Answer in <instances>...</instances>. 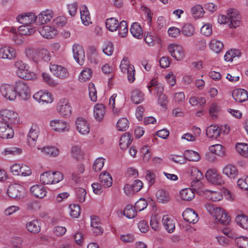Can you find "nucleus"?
Returning <instances> with one entry per match:
<instances>
[{"instance_id":"nucleus-1","label":"nucleus","mask_w":248,"mask_h":248,"mask_svg":"<svg viewBox=\"0 0 248 248\" xmlns=\"http://www.w3.org/2000/svg\"><path fill=\"white\" fill-rule=\"evenodd\" d=\"M16 73L18 77L26 80H31L36 78L35 74L29 70L28 64L21 61H17L15 63Z\"/></svg>"},{"instance_id":"nucleus-2","label":"nucleus","mask_w":248,"mask_h":248,"mask_svg":"<svg viewBox=\"0 0 248 248\" xmlns=\"http://www.w3.org/2000/svg\"><path fill=\"white\" fill-rule=\"evenodd\" d=\"M120 68L122 73L127 74L128 82L130 83H133L136 79L135 69L127 58L124 57L120 65Z\"/></svg>"},{"instance_id":"nucleus-3","label":"nucleus","mask_w":248,"mask_h":248,"mask_svg":"<svg viewBox=\"0 0 248 248\" xmlns=\"http://www.w3.org/2000/svg\"><path fill=\"white\" fill-rule=\"evenodd\" d=\"M168 50L170 55L175 60L181 61L185 57V53L183 46L179 44L171 43L168 45Z\"/></svg>"},{"instance_id":"nucleus-4","label":"nucleus","mask_w":248,"mask_h":248,"mask_svg":"<svg viewBox=\"0 0 248 248\" xmlns=\"http://www.w3.org/2000/svg\"><path fill=\"white\" fill-rule=\"evenodd\" d=\"M0 115L4 122L17 124L19 122V117L17 113L12 109H1Z\"/></svg>"},{"instance_id":"nucleus-5","label":"nucleus","mask_w":248,"mask_h":248,"mask_svg":"<svg viewBox=\"0 0 248 248\" xmlns=\"http://www.w3.org/2000/svg\"><path fill=\"white\" fill-rule=\"evenodd\" d=\"M54 14L50 9H46L41 11L36 15L37 25H42L49 23L54 17Z\"/></svg>"},{"instance_id":"nucleus-6","label":"nucleus","mask_w":248,"mask_h":248,"mask_svg":"<svg viewBox=\"0 0 248 248\" xmlns=\"http://www.w3.org/2000/svg\"><path fill=\"white\" fill-rule=\"evenodd\" d=\"M49 69L55 77L60 79H63L66 78L69 76L67 69L61 65L50 63Z\"/></svg>"},{"instance_id":"nucleus-7","label":"nucleus","mask_w":248,"mask_h":248,"mask_svg":"<svg viewBox=\"0 0 248 248\" xmlns=\"http://www.w3.org/2000/svg\"><path fill=\"white\" fill-rule=\"evenodd\" d=\"M8 196L12 199H20L24 196V188L21 185L14 184L11 185L7 189Z\"/></svg>"},{"instance_id":"nucleus-8","label":"nucleus","mask_w":248,"mask_h":248,"mask_svg":"<svg viewBox=\"0 0 248 248\" xmlns=\"http://www.w3.org/2000/svg\"><path fill=\"white\" fill-rule=\"evenodd\" d=\"M16 20L22 24L31 25L34 23L37 25L36 15L33 12L21 14L16 17Z\"/></svg>"},{"instance_id":"nucleus-9","label":"nucleus","mask_w":248,"mask_h":248,"mask_svg":"<svg viewBox=\"0 0 248 248\" xmlns=\"http://www.w3.org/2000/svg\"><path fill=\"white\" fill-rule=\"evenodd\" d=\"M205 176L207 181L213 184L221 185L224 183L222 176L215 169L208 170Z\"/></svg>"},{"instance_id":"nucleus-10","label":"nucleus","mask_w":248,"mask_h":248,"mask_svg":"<svg viewBox=\"0 0 248 248\" xmlns=\"http://www.w3.org/2000/svg\"><path fill=\"white\" fill-rule=\"evenodd\" d=\"M15 91L23 99H26L30 96V90L27 84L23 81H17L14 87Z\"/></svg>"},{"instance_id":"nucleus-11","label":"nucleus","mask_w":248,"mask_h":248,"mask_svg":"<svg viewBox=\"0 0 248 248\" xmlns=\"http://www.w3.org/2000/svg\"><path fill=\"white\" fill-rule=\"evenodd\" d=\"M147 87L151 94H154L157 97L163 94L164 86L162 84L158 83L155 78L152 79Z\"/></svg>"},{"instance_id":"nucleus-12","label":"nucleus","mask_w":248,"mask_h":248,"mask_svg":"<svg viewBox=\"0 0 248 248\" xmlns=\"http://www.w3.org/2000/svg\"><path fill=\"white\" fill-rule=\"evenodd\" d=\"M0 91L4 97L9 100H14L16 97L14 87L10 84H3L1 85L0 87Z\"/></svg>"},{"instance_id":"nucleus-13","label":"nucleus","mask_w":248,"mask_h":248,"mask_svg":"<svg viewBox=\"0 0 248 248\" xmlns=\"http://www.w3.org/2000/svg\"><path fill=\"white\" fill-rule=\"evenodd\" d=\"M72 52L75 60L80 65L83 64L85 59L84 50L81 46L74 44L72 46Z\"/></svg>"},{"instance_id":"nucleus-14","label":"nucleus","mask_w":248,"mask_h":248,"mask_svg":"<svg viewBox=\"0 0 248 248\" xmlns=\"http://www.w3.org/2000/svg\"><path fill=\"white\" fill-rule=\"evenodd\" d=\"M33 97L42 104L50 103L53 101L51 94L47 91H39L33 95Z\"/></svg>"},{"instance_id":"nucleus-15","label":"nucleus","mask_w":248,"mask_h":248,"mask_svg":"<svg viewBox=\"0 0 248 248\" xmlns=\"http://www.w3.org/2000/svg\"><path fill=\"white\" fill-rule=\"evenodd\" d=\"M41 36L46 39H51L56 36L57 31L52 26L45 25L40 27L37 29Z\"/></svg>"},{"instance_id":"nucleus-16","label":"nucleus","mask_w":248,"mask_h":248,"mask_svg":"<svg viewBox=\"0 0 248 248\" xmlns=\"http://www.w3.org/2000/svg\"><path fill=\"white\" fill-rule=\"evenodd\" d=\"M227 14L229 16V26L230 28H235L240 24V16L237 10L229 9Z\"/></svg>"},{"instance_id":"nucleus-17","label":"nucleus","mask_w":248,"mask_h":248,"mask_svg":"<svg viewBox=\"0 0 248 248\" xmlns=\"http://www.w3.org/2000/svg\"><path fill=\"white\" fill-rule=\"evenodd\" d=\"M16 56L15 49L9 46L4 45L0 48V58L12 60Z\"/></svg>"},{"instance_id":"nucleus-18","label":"nucleus","mask_w":248,"mask_h":248,"mask_svg":"<svg viewBox=\"0 0 248 248\" xmlns=\"http://www.w3.org/2000/svg\"><path fill=\"white\" fill-rule=\"evenodd\" d=\"M14 136V130L8 123L0 121V137L2 139H11Z\"/></svg>"},{"instance_id":"nucleus-19","label":"nucleus","mask_w":248,"mask_h":248,"mask_svg":"<svg viewBox=\"0 0 248 248\" xmlns=\"http://www.w3.org/2000/svg\"><path fill=\"white\" fill-rule=\"evenodd\" d=\"M51 55L49 51L45 48H38L37 52H35L31 58L35 62H38L40 59L43 60L45 62H49L51 59Z\"/></svg>"},{"instance_id":"nucleus-20","label":"nucleus","mask_w":248,"mask_h":248,"mask_svg":"<svg viewBox=\"0 0 248 248\" xmlns=\"http://www.w3.org/2000/svg\"><path fill=\"white\" fill-rule=\"evenodd\" d=\"M201 195L205 197L207 200H210L213 202H217L220 201L223 199V196L219 191H214L205 189L200 191Z\"/></svg>"},{"instance_id":"nucleus-21","label":"nucleus","mask_w":248,"mask_h":248,"mask_svg":"<svg viewBox=\"0 0 248 248\" xmlns=\"http://www.w3.org/2000/svg\"><path fill=\"white\" fill-rule=\"evenodd\" d=\"M77 130L81 134L85 135L89 133L90 127L87 121L82 117H78L76 121Z\"/></svg>"},{"instance_id":"nucleus-22","label":"nucleus","mask_w":248,"mask_h":248,"mask_svg":"<svg viewBox=\"0 0 248 248\" xmlns=\"http://www.w3.org/2000/svg\"><path fill=\"white\" fill-rule=\"evenodd\" d=\"M184 219L189 223L195 224L199 220V217L197 213L190 208H187L182 214Z\"/></svg>"},{"instance_id":"nucleus-23","label":"nucleus","mask_w":248,"mask_h":248,"mask_svg":"<svg viewBox=\"0 0 248 248\" xmlns=\"http://www.w3.org/2000/svg\"><path fill=\"white\" fill-rule=\"evenodd\" d=\"M232 96L233 99L238 102H243L248 99V93L244 89H234L232 92Z\"/></svg>"},{"instance_id":"nucleus-24","label":"nucleus","mask_w":248,"mask_h":248,"mask_svg":"<svg viewBox=\"0 0 248 248\" xmlns=\"http://www.w3.org/2000/svg\"><path fill=\"white\" fill-rule=\"evenodd\" d=\"M50 126L52 128L58 132H64L68 131L69 124L65 122L59 121H52L50 122Z\"/></svg>"},{"instance_id":"nucleus-25","label":"nucleus","mask_w":248,"mask_h":248,"mask_svg":"<svg viewBox=\"0 0 248 248\" xmlns=\"http://www.w3.org/2000/svg\"><path fill=\"white\" fill-rule=\"evenodd\" d=\"M191 176L192 180L191 186L195 190L197 185L200 184V181L203 178V175L198 169L193 168L191 170Z\"/></svg>"},{"instance_id":"nucleus-26","label":"nucleus","mask_w":248,"mask_h":248,"mask_svg":"<svg viewBox=\"0 0 248 248\" xmlns=\"http://www.w3.org/2000/svg\"><path fill=\"white\" fill-rule=\"evenodd\" d=\"M80 18L83 24L88 26L92 23L91 16L87 7L85 5L80 7Z\"/></svg>"},{"instance_id":"nucleus-27","label":"nucleus","mask_w":248,"mask_h":248,"mask_svg":"<svg viewBox=\"0 0 248 248\" xmlns=\"http://www.w3.org/2000/svg\"><path fill=\"white\" fill-rule=\"evenodd\" d=\"M223 173L231 179H234L238 174V170L234 165L229 164L223 168Z\"/></svg>"},{"instance_id":"nucleus-28","label":"nucleus","mask_w":248,"mask_h":248,"mask_svg":"<svg viewBox=\"0 0 248 248\" xmlns=\"http://www.w3.org/2000/svg\"><path fill=\"white\" fill-rule=\"evenodd\" d=\"M133 138L129 132H125L123 134L120 140L119 145L121 149H126L132 143Z\"/></svg>"},{"instance_id":"nucleus-29","label":"nucleus","mask_w":248,"mask_h":248,"mask_svg":"<svg viewBox=\"0 0 248 248\" xmlns=\"http://www.w3.org/2000/svg\"><path fill=\"white\" fill-rule=\"evenodd\" d=\"M99 179L102 186L105 188L111 186L112 184V178L107 171H104L100 174Z\"/></svg>"},{"instance_id":"nucleus-30","label":"nucleus","mask_w":248,"mask_h":248,"mask_svg":"<svg viewBox=\"0 0 248 248\" xmlns=\"http://www.w3.org/2000/svg\"><path fill=\"white\" fill-rule=\"evenodd\" d=\"M31 192L35 197L40 199L43 198L46 196V191L44 187L40 185H34L31 187Z\"/></svg>"},{"instance_id":"nucleus-31","label":"nucleus","mask_w":248,"mask_h":248,"mask_svg":"<svg viewBox=\"0 0 248 248\" xmlns=\"http://www.w3.org/2000/svg\"><path fill=\"white\" fill-rule=\"evenodd\" d=\"M132 35L136 38L140 39L143 35V30L140 24L137 22L133 23L130 29Z\"/></svg>"},{"instance_id":"nucleus-32","label":"nucleus","mask_w":248,"mask_h":248,"mask_svg":"<svg viewBox=\"0 0 248 248\" xmlns=\"http://www.w3.org/2000/svg\"><path fill=\"white\" fill-rule=\"evenodd\" d=\"M191 13L192 16L195 19H199L202 17L205 13L203 7L200 4H197L191 8Z\"/></svg>"},{"instance_id":"nucleus-33","label":"nucleus","mask_w":248,"mask_h":248,"mask_svg":"<svg viewBox=\"0 0 248 248\" xmlns=\"http://www.w3.org/2000/svg\"><path fill=\"white\" fill-rule=\"evenodd\" d=\"M220 130L216 125H211L206 128V134L211 139H217L220 135Z\"/></svg>"},{"instance_id":"nucleus-34","label":"nucleus","mask_w":248,"mask_h":248,"mask_svg":"<svg viewBox=\"0 0 248 248\" xmlns=\"http://www.w3.org/2000/svg\"><path fill=\"white\" fill-rule=\"evenodd\" d=\"M38 149H40L42 152L51 157H56L60 153L59 149L53 146H48Z\"/></svg>"},{"instance_id":"nucleus-35","label":"nucleus","mask_w":248,"mask_h":248,"mask_svg":"<svg viewBox=\"0 0 248 248\" xmlns=\"http://www.w3.org/2000/svg\"><path fill=\"white\" fill-rule=\"evenodd\" d=\"M26 228L29 232L33 233H38L41 230L38 220H33L28 222L26 224Z\"/></svg>"},{"instance_id":"nucleus-36","label":"nucleus","mask_w":248,"mask_h":248,"mask_svg":"<svg viewBox=\"0 0 248 248\" xmlns=\"http://www.w3.org/2000/svg\"><path fill=\"white\" fill-rule=\"evenodd\" d=\"M223 43L218 40L213 39L211 40L210 44V48L216 53H219L223 48Z\"/></svg>"},{"instance_id":"nucleus-37","label":"nucleus","mask_w":248,"mask_h":248,"mask_svg":"<svg viewBox=\"0 0 248 248\" xmlns=\"http://www.w3.org/2000/svg\"><path fill=\"white\" fill-rule=\"evenodd\" d=\"M162 221L165 229L169 233L173 232L175 229V225L172 220L168 217V216L165 215L163 217Z\"/></svg>"},{"instance_id":"nucleus-38","label":"nucleus","mask_w":248,"mask_h":248,"mask_svg":"<svg viewBox=\"0 0 248 248\" xmlns=\"http://www.w3.org/2000/svg\"><path fill=\"white\" fill-rule=\"evenodd\" d=\"M19 34L23 35H30L36 31V28L31 25H25L21 26L18 28Z\"/></svg>"},{"instance_id":"nucleus-39","label":"nucleus","mask_w":248,"mask_h":248,"mask_svg":"<svg viewBox=\"0 0 248 248\" xmlns=\"http://www.w3.org/2000/svg\"><path fill=\"white\" fill-rule=\"evenodd\" d=\"M131 100L136 104H140L144 100V94L139 90H134L132 92Z\"/></svg>"},{"instance_id":"nucleus-40","label":"nucleus","mask_w":248,"mask_h":248,"mask_svg":"<svg viewBox=\"0 0 248 248\" xmlns=\"http://www.w3.org/2000/svg\"><path fill=\"white\" fill-rule=\"evenodd\" d=\"M180 195L182 200L189 201L195 197V194L191 188H185L180 192Z\"/></svg>"},{"instance_id":"nucleus-41","label":"nucleus","mask_w":248,"mask_h":248,"mask_svg":"<svg viewBox=\"0 0 248 248\" xmlns=\"http://www.w3.org/2000/svg\"><path fill=\"white\" fill-rule=\"evenodd\" d=\"M53 173L51 171H46L43 173L40 176V182L44 185L53 184Z\"/></svg>"},{"instance_id":"nucleus-42","label":"nucleus","mask_w":248,"mask_h":248,"mask_svg":"<svg viewBox=\"0 0 248 248\" xmlns=\"http://www.w3.org/2000/svg\"><path fill=\"white\" fill-rule=\"evenodd\" d=\"M156 196L157 201L163 203L168 202L170 199L169 194L163 189L158 190Z\"/></svg>"},{"instance_id":"nucleus-43","label":"nucleus","mask_w":248,"mask_h":248,"mask_svg":"<svg viewBox=\"0 0 248 248\" xmlns=\"http://www.w3.org/2000/svg\"><path fill=\"white\" fill-rule=\"evenodd\" d=\"M184 155L185 158L189 161H198L200 159V155L192 150H186Z\"/></svg>"},{"instance_id":"nucleus-44","label":"nucleus","mask_w":248,"mask_h":248,"mask_svg":"<svg viewBox=\"0 0 248 248\" xmlns=\"http://www.w3.org/2000/svg\"><path fill=\"white\" fill-rule=\"evenodd\" d=\"M38 131L33 130L32 128L30 129L27 137V142L30 146H34L36 141L38 138Z\"/></svg>"},{"instance_id":"nucleus-45","label":"nucleus","mask_w":248,"mask_h":248,"mask_svg":"<svg viewBox=\"0 0 248 248\" xmlns=\"http://www.w3.org/2000/svg\"><path fill=\"white\" fill-rule=\"evenodd\" d=\"M236 222L242 228L248 230V217L243 214L238 215L235 218Z\"/></svg>"},{"instance_id":"nucleus-46","label":"nucleus","mask_w":248,"mask_h":248,"mask_svg":"<svg viewBox=\"0 0 248 248\" xmlns=\"http://www.w3.org/2000/svg\"><path fill=\"white\" fill-rule=\"evenodd\" d=\"M181 31L183 35L190 37L194 35L195 29L191 24L186 23L183 26Z\"/></svg>"},{"instance_id":"nucleus-47","label":"nucleus","mask_w":248,"mask_h":248,"mask_svg":"<svg viewBox=\"0 0 248 248\" xmlns=\"http://www.w3.org/2000/svg\"><path fill=\"white\" fill-rule=\"evenodd\" d=\"M118 21L114 18H108L106 20V28L111 31H114L118 28Z\"/></svg>"},{"instance_id":"nucleus-48","label":"nucleus","mask_w":248,"mask_h":248,"mask_svg":"<svg viewBox=\"0 0 248 248\" xmlns=\"http://www.w3.org/2000/svg\"><path fill=\"white\" fill-rule=\"evenodd\" d=\"M236 150L238 154L245 157H248V144L237 143L235 145Z\"/></svg>"},{"instance_id":"nucleus-49","label":"nucleus","mask_w":248,"mask_h":248,"mask_svg":"<svg viewBox=\"0 0 248 248\" xmlns=\"http://www.w3.org/2000/svg\"><path fill=\"white\" fill-rule=\"evenodd\" d=\"M92 70L90 68H84L79 75V80L80 82H84L89 80L92 76Z\"/></svg>"},{"instance_id":"nucleus-50","label":"nucleus","mask_w":248,"mask_h":248,"mask_svg":"<svg viewBox=\"0 0 248 248\" xmlns=\"http://www.w3.org/2000/svg\"><path fill=\"white\" fill-rule=\"evenodd\" d=\"M210 151L220 156L225 155V148L220 144H216L209 147Z\"/></svg>"},{"instance_id":"nucleus-51","label":"nucleus","mask_w":248,"mask_h":248,"mask_svg":"<svg viewBox=\"0 0 248 248\" xmlns=\"http://www.w3.org/2000/svg\"><path fill=\"white\" fill-rule=\"evenodd\" d=\"M129 127V122L126 118H122L119 119L116 124V128L118 131H125Z\"/></svg>"},{"instance_id":"nucleus-52","label":"nucleus","mask_w":248,"mask_h":248,"mask_svg":"<svg viewBox=\"0 0 248 248\" xmlns=\"http://www.w3.org/2000/svg\"><path fill=\"white\" fill-rule=\"evenodd\" d=\"M240 53L237 49H231L227 51L224 55V60L226 62H232L235 57H239Z\"/></svg>"},{"instance_id":"nucleus-53","label":"nucleus","mask_w":248,"mask_h":248,"mask_svg":"<svg viewBox=\"0 0 248 248\" xmlns=\"http://www.w3.org/2000/svg\"><path fill=\"white\" fill-rule=\"evenodd\" d=\"M137 211L132 205H127L124 211V215L128 218H133L137 215Z\"/></svg>"},{"instance_id":"nucleus-54","label":"nucleus","mask_w":248,"mask_h":248,"mask_svg":"<svg viewBox=\"0 0 248 248\" xmlns=\"http://www.w3.org/2000/svg\"><path fill=\"white\" fill-rule=\"evenodd\" d=\"M71 154L72 157L76 159L79 160L83 158L84 154L80 147L73 146L71 148Z\"/></svg>"},{"instance_id":"nucleus-55","label":"nucleus","mask_w":248,"mask_h":248,"mask_svg":"<svg viewBox=\"0 0 248 248\" xmlns=\"http://www.w3.org/2000/svg\"><path fill=\"white\" fill-rule=\"evenodd\" d=\"M117 29L118 30L119 36L121 37H125L127 34L128 31L126 22L124 20L122 21L119 24Z\"/></svg>"},{"instance_id":"nucleus-56","label":"nucleus","mask_w":248,"mask_h":248,"mask_svg":"<svg viewBox=\"0 0 248 248\" xmlns=\"http://www.w3.org/2000/svg\"><path fill=\"white\" fill-rule=\"evenodd\" d=\"M235 243L239 248H248V238L244 236L237 237Z\"/></svg>"},{"instance_id":"nucleus-57","label":"nucleus","mask_w":248,"mask_h":248,"mask_svg":"<svg viewBox=\"0 0 248 248\" xmlns=\"http://www.w3.org/2000/svg\"><path fill=\"white\" fill-rule=\"evenodd\" d=\"M11 248H23V239L22 237L15 236L11 239Z\"/></svg>"},{"instance_id":"nucleus-58","label":"nucleus","mask_w":248,"mask_h":248,"mask_svg":"<svg viewBox=\"0 0 248 248\" xmlns=\"http://www.w3.org/2000/svg\"><path fill=\"white\" fill-rule=\"evenodd\" d=\"M89 95L91 100L95 102L97 100V92L95 88L94 84L93 83H90L88 86Z\"/></svg>"},{"instance_id":"nucleus-59","label":"nucleus","mask_w":248,"mask_h":248,"mask_svg":"<svg viewBox=\"0 0 248 248\" xmlns=\"http://www.w3.org/2000/svg\"><path fill=\"white\" fill-rule=\"evenodd\" d=\"M70 215L71 217L77 218L80 215V208L78 204H73L69 206Z\"/></svg>"},{"instance_id":"nucleus-60","label":"nucleus","mask_w":248,"mask_h":248,"mask_svg":"<svg viewBox=\"0 0 248 248\" xmlns=\"http://www.w3.org/2000/svg\"><path fill=\"white\" fill-rule=\"evenodd\" d=\"M105 159L102 157L97 158L94 161L93 169L95 171L101 170L104 165Z\"/></svg>"},{"instance_id":"nucleus-61","label":"nucleus","mask_w":248,"mask_h":248,"mask_svg":"<svg viewBox=\"0 0 248 248\" xmlns=\"http://www.w3.org/2000/svg\"><path fill=\"white\" fill-rule=\"evenodd\" d=\"M76 195L78 202H83L85 200L86 191L84 188L78 187L76 189Z\"/></svg>"},{"instance_id":"nucleus-62","label":"nucleus","mask_w":248,"mask_h":248,"mask_svg":"<svg viewBox=\"0 0 248 248\" xmlns=\"http://www.w3.org/2000/svg\"><path fill=\"white\" fill-rule=\"evenodd\" d=\"M114 50V47L111 42H106L103 47V52L108 56H111Z\"/></svg>"},{"instance_id":"nucleus-63","label":"nucleus","mask_w":248,"mask_h":248,"mask_svg":"<svg viewBox=\"0 0 248 248\" xmlns=\"http://www.w3.org/2000/svg\"><path fill=\"white\" fill-rule=\"evenodd\" d=\"M201 33L205 36H210L212 33V27L210 24L203 25L201 28Z\"/></svg>"},{"instance_id":"nucleus-64","label":"nucleus","mask_w":248,"mask_h":248,"mask_svg":"<svg viewBox=\"0 0 248 248\" xmlns=\"http://www.w3.org/2000/svg\"><path fill=\"white\" fill-rule=\"evenodd\" d=\"M237 186L242 189L248 191V177L239 178L237 181Z\"/></svg>"}]
</instances>
